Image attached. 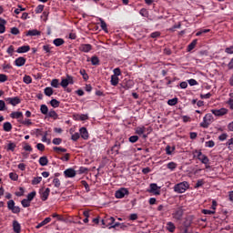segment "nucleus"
I'll return each mask as SVG.
<instances>
[{
  "label": "nucleus",
  "mask_w": 233,
  "mask_h": 233,
  "mask_svg": "<svg viewBox=\"0 0 233 233\" xmlns=\"http://www.w3.org/2000/svg\"><path fill=\"white\" fill-rule=\"evenodd\" d=\"M193 157L198 159L203 165H208L210 162V159H208V157L207 155H204L201 150L195 149L193 151Z\"/></svg>",
  "instance_id": "1"
},
{
  "label": "nucleus",
  "mask_w": 233,
  "mask_h": 233,
  "mask_svg": "<svg viewBox=\"0 0 233 233\" xmlns=\"http://www.w3.org/2000/svg\"><path fill=\"white\" fill-rule=\"evenodd\" d=\"M189 187L188 182L184 181L175 185L173 188L174 192H177V194H185Z\"/></svg>",
  "instance_id": "2"
},
{
  "label": "nucleus",
  "mask_w": 233,
  "mask_h": 233,
  "mask_svg": "<svg viewBox=\"0 0 233 233\" xmlns=\"http://www.w3.org/2000/svg\"><path fill=\"white\" fill-rule=\"evenodd\" d=\"M212 123H214V116H212V114L208 113L203 117V121L200 123V127L202 128H208V127H210Z\"/></svg>",
  "instance_id": "3"
},
{
  "label": "nucleus",
  "mask_w": 233,
  "mask_h": 233,
  "mask_svg": "<svg viewBox=\"0 0 233 233\" xmlns=\"http://www.w3.org/2000/svg\"><path fill=\"white\" fill-rule=\"evenodd\" d=\"M7 208L12 211L13 214H21V208L15 206V202L12 199L7 201Z\"/></svg>",
  "instance_id": "4"
},
{
  "label": "nucleus",
  "mask_w": 233,
  "mask_h": 233,
  "mask_svg": "<svg viewBox=\"0 0 233 233\" xmlns=\"http://www.w3.org/2000/svg\"><path fill=\"white\" fill-rule=\"evenodd\" d=\"M5 103H7V105H11L12 106H17V105H20L21 103V98L19 96L5 97Z\"/></svg>",
  "instance_id": "5"
},
{
  "label": "nucleus",
  "mask_w": 233,
  "mask_h": 233,
  "mask_svg": "<svg viewBox=\"0 0 233 233\" xmlns=\"http://www.w3.org/2000/svg\"><path fill=\"white\" fill-rule=\"evenodd\" d=\"M60 85L63 88H66L68 85H74V76L66 75V78H62Z\"/></svg>",
  "instance_id": "6"
},
{
  "label": "nucleus",
  "mask_w": 233,
  "mask_h": 233,
  "mask_svg": "<svg viewBox=\"0 0 233 233\" xmlns=\"http://www.w3.org/2000/svg\"><path fill=\"white\" fill-rule=\"evenodd\" d=\"M129 192L127 188L121 187L120 189L116 190L115 193V198L116 199H123L126 196H128Z\"/></svg>",
  "instance_id": "7"
},
{
  "label": "nucleus",
  "mask_w": 233,
  "mask_h": 233,
  "mask_svg": "<svg viewBox=\"0 0 233 233\" xmlns=\"http://www.w3.org/2000/svg\"><path fill=\"white\" fill-rule=\"evenodd\" d=\"M172 216L174 219H177V221H181V218H183V208H177L172 214Z\"/></svg>",
  "instance_id": "8"
},
{
  "label": "nucleus",
  "mask_w": 233,
  "mask_h": 233,
  "mask_svg": "<svg viewBox=\"0 0 233 233\" xmlns=\"http://www.w3.org/2000/svg\"><path fill=\"white\" fill-rule=\"evenodd\" d=\"M228 112V110L227 108L211 109V113L217 117H221V116H225Z\"/></svg>",
  "instance_id": "9"
},
{
  "label": "nucleus",
  "mask_w": 233,
  "mask_h": 233,
  "mask_svg": "<svg viewBox=\"0 0 233 233\" xmlns=\"http://www.w3.org/2000/svg\"><path fill=\"white\" fill-rule=\"evenodd\" d=\"M39 194H40L41 200L42 201H46V199H48V196H50V188L46 187L45 190L40 189Z\"/></svg>",
  "instance_id": "10"
},
{
  "label": "nucleus",
  "mask_w": 233,
  "mask_h": 233,
  "mask_svg": "<svg viewBox=\"0 0 233 233\" xmlns=\"http://www.w3.org/2000/svg\"><path fill=\"white\" fill-rule=\"evenodd\" d=\"M149 188V192L155 196H159L161 194V191L159 190L161 187H157V184L156 183L150 184Z\"/></svg>",
  "instance_id": "11"
},
{
  "label": "nucleus",
  "mask_w": 233,
  "mask_h": 233,
  "mask_svg": "<svg viewBox=\"0 0 233 233\" xmlns=\"http://www.w3.org/2000/svg\"><path fill=\"white\" fill-rule=\"evenodd\" d=\"M80 52H84L85 54H88L92 50V45L90 44H81L78 47Z\"/></svg>",
  "instance_id": "12"
},
{
  "label": "nucleus",
  "mask_w": 233,
  "mask_h": 233,
  "mask_svg": "<svg viewBox=\"0 0 233 233\" xmlns=\"http://www.w3.org/2000/svg\"><path fill=\"white\" fill-rule=\"evenodd\" d=\"M26 64V58L20 56L14 61L15 66H25Z\"/></svg>",
  "instance_id": "13"
},
{
  "label": "nucleus",
  "mask_w": 233,
  "mask_h": 233,
  "mask_svg": "<svg viewBox=\"0 0 233 233\" xmlns=\"http://www.w3.org/2000/svg\"><path fill=\"white\" fill-rule=\"evenodd\" d=\"M76 174H77V171L74 170V168H67L64 171L66 177H76Z\"/></svg>",
  "instance_id": "14"
},
{
  "label": "nucleus",
  "mask_w": 233,
  "mask_h": 233,
  "mask_svg": "<svg viewBox=\"0 0 233 233\" xmlns=\"http://www.w3.org/2000/svg\"><path fill=\"white\" fill-rule=\"evenodd\" d=\"M79 132H80V136H81L82 139H85V140L88 139L89 135H88V130L86 129V127H81L79 129Z\"/></svg>",
  "instance_id": "15"
},
{
  "label": "nucleus",
  "mask_w": 233,
  "mask_h": 233,
  "mask_svg": "<svg viewBox=\"0 0 233 233\" xmlns=\"http://www.w3.org/2000/svg\"><path fill=\"white\" fill-rule=\"evenodd\" d=\"M13 230L15 233H21V224L19 223V221H13Z\"/></svg>",
  "instance_id": "16"
},
{
  "label": "nucleus",
  "mask_w": 233,
  "mask_h": 233,
  "mask_svg": "<svg viewBox=\"0 0 233 233\" xmlns=\"http://www.w3.org/2000/svg\"><path fill=\"white\" fill-rule=\"evenodd\" d=\"M17 54H26V52H30V46H22L17 48Z\"/></svg>",
  "instance_id": "17"
},
{
  "label": "nucleus",
  "mask_w": 233,
  "mask_h": 233,
  "mask_svg": "<svg viewBox=\"0 0 233 233\" xmlns=\"http://www.w3.org/2000/svg\"><path fill=\"white\" fill-rule=\"evenodd\" d=\"M25 35L29 37H34L35 35H41V31H38L37 29L29 30L26 32Z\"/></svg>",
  "instance_id": "18"
},
{
  "label": "nucleus",
  "mask_w": 233,
  "mask_h": 233,
  "mask_svg": "<svg viewBox=\"0 0 233 233\" xmlns=\"http://www.w3.org/2000/svg\"><path fill=\"white\" fill-rule=\"evenodd\" d=\"M52 221V218L50 217L46 218L42 222H40L37 226H35V228L39 229L41 227H45V225H48Z\"/></svg>",
  "instance_id": "19"
},
{
  "label": "nucleus",
  "mask_w": 233,
  "mask_h": 233,
  "mask_svg": "<svg viewBox=\"0 0 233 233\" xmlns=\"http://www.w3.org/2000/svg\"><path fill=\"white\" fill-rule=\"evenodd\" d=\"M12 119H23V112L15 111L10 114Z\"/></svg>",
  "instance_id": "20"
},
{
  "label": "nucleus",
  "mask_w": 233,
  "mask_h": 233,
  "mask_svg": "<svg viewBox=\"0 0 233 233\" xmlns=\"http://www.w3.org/2000/svg\"><path fill=\"white\" fill-rule=\"evenodd\" d=\"M17 145L12 141H9L7 144L6 151L7 152H15Z\"/></svg>",
  "instance_id": "21"
},
{
  "label": "nucleus",
  "mask_w": 233,
  "mask_h": 233,
  "mask_svg": "<svg viewBox=\"0 0 233 233\" xmlns=\"http://www.w3.org/2000/svg\"><path fill=\"white\" fill-rule=\"evenodd\" d=\"M134 86V82L132 80H127L126 83L123 84L122 88L124 90H130Z\"/></svg>",
  "instance_id": "22"
},
{
  "label": "nucleus",
  "mask_w": 233,
  "mask_h": 233,
  "mask_svg": "<svg viewBox=\"0 0 233 233\" xmlns=\"http://www.w3.org/2000/svg\"><path fill=\"white\" fill-rule=\"evenodd\" d=\"M119 148H121V143L116 142V144L111 147V151L115 154H119Z\"/></svg>",
  "instance_id": "23"
},
{
  "label": "nucleus",
  "mask_w": 233,
  "mask_h": 233,
  "mask_svg": "<svg viewBox=\"0 0 233 233\" xmlns=\"http://www.w3.org/2000/svg\"><path fill=\"white\" fill-rule=\"evenodd\" d=\"M110 83L112 86H117V85H119V76L112 75Z\"/></svg>",
  "instance_id": "24"
},
{
  "label": "nucleus",
  "mask_w": 233,
  "mask_h": 233,
  "mask_svg": "<svg viewBox=\"0 0 233 233\" xmlns=\"http://www.w3.org/2000/svg\"><path fill=\"white\" fill-rule=\"evenodd\" d=\"M53 45H55V46H61L65 45V39H63V38H56L53 41Z\"/></svg>",
  "instance_id": "25"
},
{
  "label": "nucleus",
  "mask_w": 233,
  "mask_h": 233,
  "mask_svg": "<svg viewBox=\"0 0 233 233\" xmlns=\"http://www.w3.org/2000/svg\"><path fill=\"white\" fill-rule=\"evenodd\" d=\"M167 230H168V232H175L176 231V225H174L173 222H167Z\"/></svg>",
  "instance_id": "26"
},
{
  "label": "nucleus",
  "mask_w": 233,
  "mask_h": 233,
  "mask_svg": "<svg viewBox=\"0 0 233 233\" xmlns=\"http://www.w3.org/2000/svg\"><path fill=\"white\" fill-rule=\"evenodd\" d=\"M44 94H45V96H47V97H50L51 96L54 95V89L50 86L46 87L44 89Z\"/></svg>",
  "instance_id": "27"
},
{
  "label": "nucleus",
  "mask_w": 233,
  "mask_h": 233,
  "mask_svg": "<svg viewBox=\"0 0 233 233\" xmlns=\"http://www.w3.org/2000/svg\"><path fill=\"white\" fill-rule=\"evenodd\" d=\"M196 45H198V39H194L188 46H187V52H192L196 48Z\"/></svg>",
  "instance_id": "28"
},
{
  "label": "nucleus",
  "mask_w": 233,
  "mask_h": 233,
  "mask_svg": "<svg viewBox=\"0 0 233 233\" xmlns=\"http://www.w3.org/2000/svg\"><path fill=\"white\" fill-rule=\"evenodd\" d=\"M38 162L41 167H46V165H48V157H41Z\"/></svg>",
  "instance_id": "29"
},
{
  "label": "nucleus",
  "mask_w": 233,
  "mask_h": 233,
  "mask_svg": "<svg viewBox=\"0 0 233 233\" xmlns=\"http://www.w3.org/2000/svg\"><path fill=\"white\" fill-rule=\"evenodd\" d=\"M3 127H4L5 132L12 131V124L10 122H5Z\"/></svg>",
  "instance_id": "30"
},
{
  "label": "nucleus",
  "mask_w": 233,
  "mask_h": 233,
  "mask_svg": "<svg viewBox=\"0 0 233 233\" xmlns=\"http://www.w3.org/2000/svg\"><path fill=\"white\" fill-rule=\"evenodd\" d=\"M167 168H168L171 171L176 170V168H177V164L176 162H169L167 165Z\"/></svg>",
  "instance_id": "31"
},
{
  "label": "nucleus",
  "mask_w": 233,
  "mask_h": 233,
  "mask_svg": "<svg viewBox=\"0 0 233 233\" xmlns=\"http://www.w3.org/2000/svg\"><path fill=\"white\" fill-rule=\"evenodd\" d=\"M40 112L41 114H43L44 116H47L48 114V106L46 105H41L40 106Z\"/></svg>",
  "instance_id": "32"
},
{
  "label": "nucleus",
  "mask_w": 233,
  "mask_h": 233,
  "mask_svg": "<svg viewBox=\"0 0 233 233\" xmlns=\"http://www.w3.org/2000/svg\"><path fill=\"white\" fill-rule=\"evenodd\" d=\"M61 104V102H59V100L56 99V98H53L51 101H50V105L51 106H53V108H58L59 105Z\"/></svg>",
  "instance_id": "33"
},
{
  "label": "nucleus",
  "mask_w": 233,
  "mask_h": 233,
  "mask_svg": "<svg viewBox=\"0 0 233 233\" xmlns=\"http://www.w3.org/2000/svg\"><path fill=\"white\" fill-rule=\"evenodd\" d=\"M91 64H92L94 66H99V57H97V56H92V57H91Z\"/></svg>",
  "instance_id": "34"
},
{
  "label": "nucleus",
  "mask_w": 233,
  "mask_h": 233,
  "mask_svg": "<svg viewBox=\"0 0 233 233\" xmlns=\"http://www.w3.org/2000/svg\"><path fill=\"white\" fill-rule=\"evenodd\" d=\"M47 116L48 117H52L53 119H57L58 116L57 113L56 112V110L51 109L48 113H47Z\"/></svg>",
  "instance_id": "35"
},
{
  "label": "nucleus",
  "mask_w": 233,
  "mask_h": 233,
  "mask_svg": "<svg viewBox=\"0 0 233 233\" xmlns=\"http://www.w3.org/2000/svg\"><path fill=\"white\" fill-rule=\"evenodd\" d=\"M2 68H3L4 72L8 73V72H10V70H12L13 66L10 64L5 63V64L2 65Z\"/></svg>",
  "instance_id": "36"
},
{
  "label": "nucleus",
  "mask_w": 233,
  "mask_h": 233,
  "mask_svg": "<svg viewBox=\"0 0 233 233\" xmlns=\"http://www.w3.org/2000/svg\"><path fill=\"white\" fill-rule=\"evenodd\" d=\"M145 130H147L145 127H138L136 128V134H137L138 136H141L145 134Z\"/></svg>",
  "instance_id": "37"
},
{
  "label": "nucleus",
  "mask_w": 233,
  "mask_h": 233,
  "mask_svg": "<svg viewBox=\"0 0 233 233\" xmlns=\"http://www.w3.org/2000/svg\"><path fill=\"white\" fill-rule=\"evenodd\" d=\"M53 150H54V152H56L57 154H61L63 152H66V148L61 147H54Z\"/></svg>",
  "instance_id": "38"
},
{
  "label": "nucleus",
  "mask_w": 233,
  "mask_h": 233,
  "mask_svg": "<svg viewBox=\"0 0 233 233\" xmlns=\"http://www.w3.org/2000/svg\"><path fill=\"white\" fill-rule=\"evenodd\" d=\"M35 196H37V192L33 191L27 195L26 200L32 202L34 200V198H35Z\"/></svg>",
  "instance_id": "39"
},
{
  "label": "nucleus",
  "mask_w": 233,
  "mask_h": 233,
  "mask_svg": "<svg viewBox=\"0 0 233 233\" xmlns=\"http://www.w3.org/2000/svg\"><path fill=\"white\" fill-rule=\"evenodd\" d=\"M99 21H100V26L102 30H104V32H108V29L106 28V22H105L103 18H99Z\"/></svg>",
  "instance_id": "40"
},
{
  "label": "nucleus",
  "mask_w": 233,
  "mask_h": 233,
  "mask_svg": "<svg viewBox=\"0 0 233 233\" xmlns=\"http://www.w3.org/2000/svg\"><path fill=\"white\" fill-rule=\"evenodd\" d=\"M79 73L82 76L84 81H88L89 76H88V74L86 73V70L81 69Z\"/></svg>",
  "instance_id": "41"
},
{
  "label": "nucleus",
  "mask_w": 233,
  "mask_h": 233,
  "mask_svg": "<svg viewBox=\"0 0 233 233\" xmlns=\"http://www.w3.org/2000/svg\"><path fill=\"white\" fill-rule=\"evenodd\" d=\"M30 200H27V198H24L22 201H21V205L24 208H28V207H30Z\"/></svg>",
  "instance_id": "42"
},
{
  "label": "nucleus",
  "mask_w": 233,
  "mask_h": 233,
  "mask_svg": "<svg viewBox=\"0 0 233 233\" xmlns=\"http://www.w3.org/2000/svg\"><path fill=\"white\" fill-rule=\"evenodd\" d=\"M176 150V147H171L170 146L166 147V153L167 156H172V152Z\"/></svg>",
  "instance_id": "43"
},
{
  "label": "nucleus",
  "mask_w": 233,
  "mask_h": 233,
  "mask_svg": "<svg viewBox=\"0 0 233 233\" xmlns=\"http://www.w3.org/2000/svg\"><path fill=\"white\" fill-rule=\"evenodd\" d=\"M23 81H24V83H25V85H30V83H32V76L25 75L23 77Z\"/></svg>",
  "instance_id": "44"
},
{
  "label": "nucleus",
  "mask_w": 233,
  "mask_h": 233,
  "mask_svg": "<svg viewBox=\"0 0 233 233\" xmlns=\"http://www.w3.org/2000/svg\"><path fill=\"white\" fill-rule=\"evenodd\" d=\"M41 181H43L42 177H34L32 180V185H39V183H41Z\"/></svg>",
  "instance_id": "45"
},
{
  "label": "nucleus",
  "mask_w": 233,
  "mask_h": 233,
  "mask_svg": "<svg viewBox=\"0 0 233 233\" xmlns=\"http://www.w3.org/2000/svg\"><path fill=\"white\" fill-rule=\"evenodd\" d=\"M51 86H53V88H59V79L55 78L51 81Z\"/></svg>",
  "instance_id": "46"
},
{
  "label": "nucleus",
  "mask_w": 233,
  "mask_h": 233,
  "mask_svg": "<svg viewBox=\"0 0 233 233\" xmlns=\"http://www.w3.org/2000/svg\"><path fill=\"white\" fill-rule=\"evenodd\" d=\"M205 147L208 148H214V147H216V143L213 140H209L205 143Z\"/></svg>",
  "instance_id": "47"
},
{
  "label": "nucleus",
  "mask_w": 233,
  "mask_h": 233,
  "mask_svg": "<svg viewBox=\"0 0 233 233\" xmlns=\"http://www.w3.org/2000/svg\"><path fill=\"white\" fill-rule=\"evenodd\" d=\"M45 10V5H38L36 8L35 9V14H41Z\"/></svg>",
  "instance_id": "48"
},
{
  "label": "nucleus",
  "mask_w": 233,
  "mask_h": 233,
  "mask_svg": "<svg viewBox=\"0 0 233 233\" xmlns=\"http://www.w3.org/2000/svg\"><path fill=\"white\" fill-rule=\"evenodd\" d=\"M167 105H169V106H175V105H177V97L169 99L167 101Z\"/></svg>",
  "instance_id": "49"
},
{
  "label": "nucleus",
  "mask_w": 233,
  "mask_h": 233,
  "mask_svg": "<svg viewBox=\"0 0 233 233\" xmlns=\"http://www.w3.org/2000/svg\"><path fill=\"white\" fill-rule=\"evenodd\" d=\"M150 37H152V39H157V37H161V32L159 31H156L150 34Z\"/></svg>",
  "instance_id": "50"
},
{
  "label": "nucleus",
  "mask_w": 233,
  "mask_h": 233,
  "mask_svg": "<svg viewBox=\"0 0 233 233\" xmlns=\"http://www.w3.org/2000/svg\"><path fill=\"white\" fill-rule=\"evenodd\" d=\"M9 177H10V179H12V181H17V179H19V176L14 172H11L9 174Z\"/></svg>",
  "instance_id": "51"
},
{
  "label": "nucleus",
  "mask_w": 233,
  "mask_h": 233,
  "mask_svg": "<svg viewBox=\"0 0 233 233\" xmlns=\"http://www.w3.org/2000/svg\"><path fill=\"white\" fill-rule=\"evenodd\" d=\"M81 185L85 187L86 192H90V186L86 182V180H82Z\"/></svg>",
  "instance_id": "52"
},
{
  "label": "nucleus",
  "mask_w": 233,
  "mask_h": 233,
  "mask_svg": "<svg viewBox=\"0 0 233 233\" xmlns=\"http://www.w3.org/2000/svg\"><path fill=\"white\" fill-rule=\"evenodd\" d=\"M32 132L33 134H35L36 137H39V136H43V129L41 128H35Z\"/></svg>",
  "instance_id": "53"
},
{
  "label": "nucleus",
  "mask_w": 233,
  "mask_h": 233,
  "mask_svg": "<svg viewBox=\"0 0 233 233\" xmlns=\"http://www.w3.org/2000/svg\"><path fill=\"white\" fill-rule=\"evenodd\" d=\"M53 185L56 188H59V187H61V180H59V178H54Z\"/></svg>",
  "instance_id": "54"
},
{
  "label": "nucleus",
  "mask_w": 233,
  "mask_h": 233,
  "mask_svg": "<svg viewBox=\"0 0 233 233\" xmlns=\"http://www.w3.org/2000/svg\"><path fill=\"white\" fill-rule=\"evenodd\" d=\"M202 214H205L206 216H212L213 214H216L215 210H210V209H203Z\"/></svg>",
  "instance_id": "55"
},
{
  "label": "nucleus",
  "mask_w": 233,
  "mask_h": 233,
  "mask_svg": "<svg viewBox=\"0 0 233 233\" xmlns=\"http://www.w3.org/2000/svg\"><path fill=\"white\" fill-rule=\"evenodd\" d=\"M140 15H142V17H148V11L146 8H142L139 11Z\"/></svg>",
  "instance_id": "56"
},
{
  "label": "nucleus",
  "mask_w": 233,
  "mask_h": 233,
  "mask_svg": "<svg viewBox=\"0 0 233 233\" xmlns=\"http://www.w3.org/2000/svg\"><path fill=\"white\" fill-rule=\"evenodd\" d=\"M76 172L77 174H86V172H88V168L85 167H80Z\"/></svg>",
  "instance_id": "57"
},
{
  "label": "nucleus",
  "mask_w": 233,
  "mask_h": 233,
  "mask_svg": "<svg viewBox=\"0 0 233 233\" xmlns=\"http://www.w3.org/2000/svg\"><path fill=\"white\" fill-rule=\"evenodd\" d=\"M8 76L5 74H0V83H6Z\"/></svg>",
  "instance_id": "58"
},
{
  "label": "nucleus",
  "mask_w": 233,
  "mask_h": 233,
  "mask_svg": "<svg viewBox=\"0 0 233 233\" xmlns=\"http://www.w3.org/2000/svg\"><path fill=\"white\" fill-rule=\"evenodd\" d=\"M137 141H139V137H137V136H131L129 137L130 143H137Z\"/></svg>",
  "instance_id": "59"
},
{
  "label": "nucleus",
  "mask_w": 233,
  "mask_h": 233,
  "mask_svg": "<svg viewBox=\"0 0 233 233\" xmlns=\"http://www.w3.org/2000/svg\"><path fill=\"white\" fill-rule=\"evenodd\" d=\"M205 185V181L203 179H198L195 185V188H199V187H203Z\"/></svg>",
  "instance_id": "60"
},
{
  "label": "nucleus",
  "mask_w": 233,
  "mask_h": 233,
  "mask_svg": "<svg viewBox=\"0 0 233 233\" xmlns=\"http://www.w3.org/2000/svg\"><path fill=\"white\" fill-rule=\"evenodd\" d=\"M81 137V135L79 133H75L72 135L71 139L72 141H77Z\"/></svg>",
  "instance_id": "61"
},
{
  "label": "nucleus",
  "mask_w": 233,
  "mask_h": 233,
  "mask_svg": "<svg viewBox=\"0 0 233 233\" xmlns=\"http://www.w3.org/2000/svg\"><path fill=\"white\" fill-rule=\"evenodd\" d=\"M113 72H114L113 76H116V77H119V76H121V69L119 67L115 68Z\"/></svg>",
  "instance_id": "62"
},
{
  "label": "nucleus",
  "mask_w": 233,
  "mask_h": 233,
  "mask_svg": "<svg viewBox=\"0 0 233 233\" xmlns=\"http://www.w3.org/2000/svg\"><path fill=\"white\" fill-rule=\"evenodd\" d=\"M14 50H15V48H14V46H10L8 48H7V50H6V52H7V54L9 55V56H14Z\"/></svg>",
  "instance_id": "63"
},
{
  "label": "nucleus",
  "mask_w": 233,
  "mask_h": 233,
  "mask_svg": "<svg viewBox=\"0 0 233 233\" xmlns=\"http://www.w3.org/2000/svg\"><path fill=\"white\" fill-rule=\"evenodd\" d=\"M225 53H226V54L232 55V54H233V45L230 46H228V47H227V48L225 49Z\"/></svg>",
  "instance_id": "64"
}]
</instances>
